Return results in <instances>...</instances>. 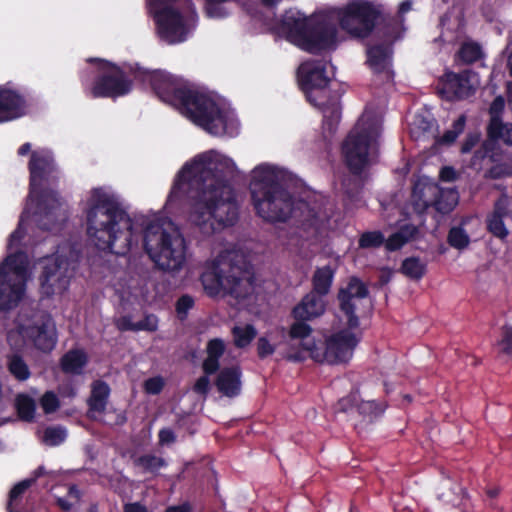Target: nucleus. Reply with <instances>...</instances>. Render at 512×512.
I'll return each instance as SVG.
<instances>
[{"instance_id":"1","label":"nucleus","mask_w":512,"mask_h":512,"mask_svg":"<svg viewBox=\"0 0 512 512\" xmlns=\"http://www.w3.org/2000/svg\"><path fill=\"white\" fill-rule=\"evenodd\" d=\"M281 170L260 164L253 170L251 200L259 217L270 223L291 218L300 238L310 244L321 243L330 230L331 215L322 200H295L284 186Z\"/></svg>"},{"instance_id":"2","label":"nucleus","mask_w":512,"mask_h":512,"mask_svg":"<svg viewBox=\"0 0 512 512\" xmlns=\"http://www.w3.org/2000/svg\"><path fill=\"white\" fill-rule=\"evenodd\" d=\"M213 153L197 155L179 172L190 188L188 222L200 240L235 225L239 218L233 187L210 167Z\"/></svg>"},{"instance_id":"3","label":"nucleus","mask_w":512,"mask_h":512,"mask_svg":"<svg viewBox=\"0 0 512 512\" xmlns=\"http://www.w3.org/2000/svg\"><path fill=\"white\" fill-rule=\"evenodd\" d=\"M85 224L88 239L99 250L113 252L119 244L125 254L133 245V223L118 197L103 187L91 189L86 201Z\"/></svg>"},{"instance_id":"4","label":"nucleus","mask_w":512,"mask_h":512,"mask_svg":"<svg viewBox=\"0 0 512 512\" xmlns=\"http://www.w3.org/2000/svg\"><path fill=\"white\" fill-rule=\"evenodd\" d=\"M278 29L287 40L311 54L334 50L337 46V27L326 12L306 17L299 11L286 10Z\"/></svg>"},{"instance_id":"5","label":"nucleus","mask_w":512,"mask_h":512,"mask_svg":"<svg viewBox=\"0 0 512 512\" xmlns=\"http://www.w3.org/2000/svg\"><path fill=\"white\" fill-rule=\"evenodd\" d=\"M200 281L208 295L223 291L236 299H246L254 291V269L241 253L218 256L201 274Z\"/></svg>"},{"instance_id":"6","label":"nucleus","mask_w":512,"mask_h":512,"mask_svg":"<svg viewBox=\"0 0 512 512\" xmlns=\"http://www.w3.org/2000/svg\"><path fill=\"white\" fill-rule=\"evenodd\" d=\"M379 136L375 123L356 124L342 145L345 164L351 173L342 180L344 206L356 208L361 204L363 181L361 174L369 165V151Z\"/></svg>"},{"instance_id":"7","label":"nucleus","mask_w":512,"mask_h":512,"mask_svg":"<svg viewBox=\"0 0 512 512\" xmlns=\"http://www.w3.org/2000/svg\"><path fill=\"white\" fill-rule=\"evenodd\" d=\"M327 61L310 59L300 64L298 82L306 100L323 114V128L334 134L341 119V95L329 89Z\"/></svg>"},{"instance_id":"8","label":"nucleus","mask_w":512,"mask_h":512,"mask_svg":"<svg viewBox=\"0 0 512 512\" xmlns=\"http://www.w3.org/2000/svg\"><path fill=\"white\" fill-rule=\"evenodd\" d=\"M181 114L213 136H234L238 123L214 99L193 86L177 108Z\"/></svg>"},{"instance_id":"9","label":"nucleus","mask_w":512,"mask_h":512,"mask_svg":"<svg viewBox=\"0 0 512 512\" xmlns=\"http://www.w3.org/2000/svg\"><path fill=\"white\" fill-rule=\"evenodd\" d=\"M165 223L151 221L143 231V247L163 271H179L186 261V242L176 228L167 230Z\"/></svg>"},{"instance_id":"10","label":"nucleus","mask_w":512,"mask_h":512,"mask_svg":"<svg viewBox=\"0 0 512 512\" xmlns=\"http://www.w3.org/2000/svg\"><path fill=\"white\" fill-rule=\"evenodd\" d=\"M87 62L96 66L94 79L90 86L81 77L84 92L87 96L116 99L128 95L133 89L138 66L131 64L118 65L106 59L91 57Z\"/></svg>"},{"instance_id":"11","label":"nucleus","mask_w":512,"mask_h":512,"mask_svg":"<svg viewBox=\"0 0 512 512\" xmlns=\"http://www.w3.org/2000/svg\"><path fill=\"white\" fill-rule=\"evenodd\" d=\"M81 258V251L77 244L59 246L57 252L41 258L38 265L40 294L43 298H50L68 289L70 283L69 270H74Z\"/></svg>"},{"instance_id":"12","label":"nucleus","mask_w":512,"mask_h":512,"mask_svg":"<svg viewBox=\"0 0 512 512\" xmlns=\"http://www.w3.org/2000/svg\"><path fill=\"white\" fill-rule=\"evenodd\" d=\"M28 264V257L23 251L9 254L0 263V311H11L23 300L27 288Z\"/></svg>"},{"instance_id":"13","label":"nucleus","mask_w":512,"mask_h":512,"mask_svg":"<svg viewBox=\"0 0 512 512\" xmlns=\"http://www.w3.org/2000/svg\"><path fill=\"white\" fill-rule=\"evenodd\" d=\"M380 9L368 0H352L338 9L339 27L351 38L366 39L380 24Z\"/></svg>"},{"instance_id":"14","label":"nucleus","mask_w":512,"mask_h":512,"mask_svg":"<svg viewBox=\"0 0 512 512\" xmlns=\"http://www.w3.org/2000/svg\"><path fill=\"white\" fill-rule=\"evenodd\" d=\"M358 342L359 339L353 332L342 329L332 334L325 342L302 343V347L310 352V357L316 362L333 365L348 362Z\"/></svg>"},{"instance_id":"15","label":"nucleus","mask_w":512,"mask_h":512,"mask_svg":"<svg viewBox=\"0 0 512 512\" xmlns=\"http://www.w3.org/2000/svg\"><path fill=\"white\" fill-rule=\"evenodd\" d=\"M136 80L148 83L154 94L164 103L178 108L184 96L192 87L187 81L168 72L138 68Z\"/></svg>"},{"instance_id":"16","label":"nucleus","mask_w":512,"mask_h":512,"mask_svg":"<svg viewBox=\"0 0 512 512\" xmlns=\"http://www.w3.org/2000/svg\"><path fill=\"white\" fill-rule=\"evenodd\" d=\"M36 223L43 231L58 230L67 215L61 212V202L57 192L42 190L36 201Z\"/></svg>"},{"instance_id":"17","label":"nucleus","mask_w":512,"mask_h":512,"mask_svg":"<svg viewBox=\"0 0 512 512\" xmlns=\"http://www.w3.org/2000/svg\"><path fill=\"white\" fill-rule=\"evenodd\" d=\"M369 295L367 285L358 277L351 276L346 285L340 287L337 292V301L340 311L346 316L349 329L358 328L360 322L356 314L354 299H363Z\"/></svg>"},{"instance_id":"18","label":"nucleus","mask_w":512,"mask_h":512,"mask_svg":"<svg viewBox=\"0 0 512 512\" xmlns=\"http://www.w3.org/2000/svg\"><path fill=\"white\" fill-rule=\"evenodd\" d=\"M155 21L159 34L170 43L186 39L187 28L181 12L171 6L155 10Z\"/></svg>"},{"instance_id":"19","label":"nucleus","mask_w":512,"mask_h":512,"mask_svg":"<svg viewBox=\"0 0 512 512\" xmlns=\"http://www.w3.org/2000/svg\"><path fill=\"white\" fill-rule=\"evenodd\" d=\"M20 333L23 338L32 342L36 349L46 353L52 351L57 342L55 324L50 317L22 326Z\"/></svg>"},{"instance_id":"20","label":"nucleus","mask_w":512,"mask_h":512,"mask_svg":"<svg viewBox=\"0 0 512 512\" xmlns=\"http://www.w3.org/2000/svg\"><path fill=\"white\" fill-rule=\"evenodd\" d=\"M420 200L425 208L433 207L437 212L446 215L458 204L459 195L455 189H442L436 184L424 186Z\"/></svg>"},{"instance_id":"21","label":"nucleus","mask_w":512,"mask_h":512,"mask_svg":"<svg viewBox=\"0 0 512 512\" xmlns=\"http://www.w3.org/2000/svg\"><path fill=\"white\" fill-rule=\"evenodd\" d=\"M470 77L471 71L469 70L461 73H447L439 93L447 100H460L470 97L474 93Z\"/></svg>"},{"instance_id":"22","label":"nucleus","mask_w":512,"mask_h":512,"mask_svg":"<svg viewBox=\"0 0 512 512\" xmlns=\"http://www.w3.org/2000/svg\"><path fill=\"white\" fill-rule=\"evenodd\" d=\"M26 113V100L13 89L0 86V124L13 121Z\"/></svg>"},{"instance_id":"23","label":"nucleus","mask_w":512,"mask_h":512,"mask_svg":"<svg viewBox=\"0 0 512 512\" xmlns=\"http://www.w3.org/2000/svg\"><path fill=\"white\" fill-rule=\"evenodd\" d=\"M326 303L324 299L315 293H307L301 301L291 310V317L294 320L313 321L325 313Z\"/></svg>"},{"instance_id":"24","label":"nucleus","mask_w":512,"mask_h":512,"mask_svg":"<svg viewBox=\"0 0 512 512\" xmlns=\"http://www.w3.org/2000/svg\"><path fill=\"white\" fill-rule=\"evenodd\" d=\"M242 371L240 366L234 365L219 369V373L215 379V386L219 393L234 398L240 395L242 388Z\"/></svg>"},{"instance_id":"25","label":"nucleus","mask_w":512,"mask_h":512,"mask_svg":"<svg viewBox=\"0 0 512 512\" xmlns=\"http://www.w3.org/2000/svg\"><path fill=\"white\" fill-rule=\"evenodd\" d=\"M30 172V187L40 183L53 170V158L46 152L33 151L28 164Z\"/></svg>"},{"instance_id":"26","label":"nucleus","mask_w":512,"mask_h":512,"mask_svg":"<svg viewBox=\"0 0 512 512\" xmlns=\"http://www.w3.org/2000/svg\"><path fill=\"white\" fill-rule=\"evenodd\" d=\"M226 351V344L221 338H213L207 342L206 358L202 363V370L206 375H214L220 369V359Z\"/></svg>"},{"instance_id":"27","label":"nucleus","mask_w":512,"mask_h":512,"mask_svg":"<svg viewBox=\"0 0 512 512\" xmlns=\"http://www.w3.org/2000/svg\"><path fill=\"white\" fill-rule=\"evenodd\" d=\"M111 389L103 380H95L91 385V393L87 399L89 412L104 413Z\"/></svg>"},{"instance_id":"28","label":"nucleus","mask_w":512,"mask_h":512,"mask_svg":"<svg viewBox=\"0 0 512 512\" xmlns=\"http://www.w3.org/2000/svg\"><path fill=\"white\" fill-rule=\"evenodd\" d=\"M335 277V269L330 265L323 267H317L312 276V290L311 293H315L320 297H324L329 294Z\"/></svg>"},{"instance_id":"29","label":"nucleus","mask_w":512,"mask_h":512,"mask_svg":"<svg viewBox=\"0 0 512 512\" xmlns=\"http://www.w3.org/2000/svg\"><path fill=\"white\" fill-rule=\"evenodd\" d=\"M88 363L87 354L81 349H71L60 359V368L65 374L80 375Z\"/></svg>"},{"instance_id":"30","label":"nucleus","mask_w":512,"mask_h":512,"mask_svg":"<svg viewBox=\"0 0 512 512\" xmlns=\"http://www.w3.org/2000/svg\"><path fill=\"white\" fill-rule=\"evenodd\" d=\"M391 49L384 45L378 44L368 48L367 63L375 73H382L389 64Z\"/></svg>"},{"instance_id":"31","label":"nucleus","mask_w":512,"mask_h":512,"mask_svg":"<svg viewBox=\"0 0 512 512\" xmlns=\"http://www.w3.org/2000/svg\"><path fill=\"white\" fill-rule=\"evenodd\" d=\"M34 484L33 479H24L15 484L9 492L7 512H23V494Z\"/></svg>"},{"instance_id":"32","label":"nucleus","mask_w":512,"mask_h":512,"mask_svg":"<svg viewBox=\"0 0 512 512\" xmlns=\"http://www.w3.org/2000/svg\"><path fill=\"white\" fill-rule=\"evenodd\" d=\"M250 0H205L204 12L208 18L223 19L230 15L226 7L228 2H236L245 7Z\"/></svg>"},{"instance_id":"33","label":"nucleus","mask_w":512,"mask_h":512,"mask_svg":"<svg viewBox=\"0 0 512 512\" xmlns=\"http://www.w3.org/2000/svg\"><path fill=\"white\" fill-rule=\"evenodd\" d=\"M415 231V227H410L408 225L403 226L400 228V230L391 234L388 239H385L383 245H385V248L390 252L397 251L410 240L413 232Z\"/></svg>"},{"instance_id":"34","label":"nucleus","mask_w":512,"mask_h":512,"mask_svg":"<svg viewBox=\"0 0 512 512\" xmlns=\"http://www.w3.org/2000/svg\"><path fill=\"white\" fill-rule=\"evenodd\" d=\"M234 345L243 349L251 344L257 336V330L252 324L245 326H234L231 330Z\"/></svg>"},{"instance_id":"35","label":"nucleus","mask_w":512,"mask_h":512,"mask_svg":"<svg viewBox=\"0 0 512 512\" xmlns=\"http://www.w3.org/2000/svg\"><path fill=\"white\" fill-rule=\"evenodd\" d=\"M386 408L387 404L385 402H378L376 400H360L357 405L356 412L363 419H369V421H372L373 419L381 416Z\"/></svg>"},{"instance_id":"36","label":"nucleus","mask_w":512,"mask_h":512,"mask_svg":"<svg viewBox=\"0 0 512 512\" xmlns=\"http://www.w3.org/2000/svg\"><path fill=\"white\" fill-rule=\"evenodd\" d=\"M483 50L479 43L464 42L458 51L459 59L465 64H473L483 58Z\"/></svg>"},{"instance_id":"37","label":"nucleus","mask_w":512,"mask_h":512,"mask_svg":"<svg viewBox=\"0 0 512 512\" xmlns=\"http://www.w3.org/2000/svg\"><path fill=\"white\" fill-rule=\"evenodd\" d=\"M16 410L21 420L31 422L35 417L36 404L32 397L19 394L16 398Z\"/></svg>"},{"instance_id":"38","label":"nucleus","mask_w":512,"mask_h":512,"mask_svg":"<svg viewBox=\"0 0 512 512\" xmlns=\"http://www.w3.org/2000/svg\"><path fill=\"white\" fill-rule=\"evenodd\" d=\"M401 273L413 280L421 279L426 272V265L418 257H408L403 260Z\"/></svg>"},{"instance_id":"39","label":"nucleus","mask_w":512,"mask_h":512,"mask_svg":"<svg viewBox=\"0 0 512 512\" xmlns=\"http://www.w3.org/2000/svg\"><path fill=\"white\" fill-rule=\"evenodd\" d=\"M8 370L18 381H25L31 375L27 363L18 354H13L8 358Z\"/></svg>"},{"instance_id":"40","label":"nucleus","mask_w":512,"mask_h":512,"mask_svg":"<svg viewBox=\"0 0 512 512\" xmlns=\"http://www.w3.org/2000/svg\"><path fill=\"white\" fill-rule=\"evenodd\" d=\"M505 108V100L502 96H497L493 99L489 107L490 120L487 127H490L491 133H494L501 125L502 113Z\"/></svg>"},{"instance_id":"41","label":"nucleus","mask_w":512,"mask_h":512,"mask_svg":"<svg viewBox=\"0 0 512 512\" xmlns=\"http://www.w3.org/2000/svg\"><path fill=\"white\" fill-rule=\"evenodd\" d=\"M135 465L141 467L145 472L157 473L159 469L167 466V463L162 457L144 454L135 460Z\"/></svg>"},{"instance_id":"42","label":"nucleus","mask_w":512,"mask_h":512,"mask_svg":"<svg viewBox=\"0 0 512 512\" xmlns=\"http://www.w3.org/2000/svg\"><path fill=\"white\" fill-rule=\"evenodd\" d=\"M447 242L451 247L462 250L470 244V237L463 227L454 226L448 232Z\"/></svg>"},{"instance_id":"43","label":"nucleus","mask_w":512,"mask_h":512,"mask_svg":"<svg viewBox=\"0 0 512 512\" xmlns=\"http://www.w3.org/2000/svg\"><path fill=\"white\" fill-rule=\"evenodd\" d=\"M385 242L384 234L379 230L363 232L358 239L361 249L379 248Z\"/></svg>"},{"instance_id":"44","label":"nucleus","mask_w":512,"mask_h":512,"mask_svg":"<svg viewBox=\"0 0 512 512\" xmlns=\"http://www.w3.org/2000/svg\"><path fill=\"white\" fill-rule=\"evenodd\" d=\"M67 437V430L62 426H49L44 430L42 441L48 446H59Z\"/></svg>"},{"instance_id":"45","label":"nucleus","mask_w":512,"mask_h":512,"mask_svg":"<svg viewBox=\"0 0 512 512\" xmlns=\"http://www.w3.org/2000/svg\"><path fill=\"white\" fill-rule=\"evenodd\" d=\"M466 124L465 115H460L452 124V129L446 130L441 136L439 142L443 145L453 144L458 136L464 131Z\"/></svg>"},{"instance_id":"46","label":"nucleus","mask_w":512,"mask_h":512,"mask_svg":"<svg viewBox=\"0 0 512 512\" xmlns=\"http://www.w3.org/2000/svg\"><path fill=\"white\" fill-rule=\"evenodd\" d=\"M487 137L492 141H502L507 146H512V123H504L494 133H491L490 127H487Z\"/></svg>"},{"instance_id":"47","label":"nucleus","mask_w":512,"mask_h":512,"mask_svg":"<svg viewBox=\"0 0 512 512\" xmlns=\"http://www.w3.org/2000/svg\"><path fill=\"white\" fill-rule=\"evenodd\" d=\"M487 230L495 237L499 239H505L509 231L505 226L504 218L502 217H496L494 215H488L487 216Z\"/></svg>"},{"instance_id":"48","label":"nucleus","mask_w":512,"mask_h":512,"mask_svg":"<svg viewBox=\"0 0 512 512\" xmlns=\"http://www.w3.org/2000/svg\"><path fill=\"white\" fill-rule=\"evenodd\" d=\"M308 320H295L291 324L288 335L290 339H301L304 340L309 337L313 331L312 327L308 324Z\"/></svg>"},{"instance_id":"49","label":"nucleus","mask_w":512,"mask_h":512,"mask_svg":"<svg viewBox=\"0 0 512 512\" xmlns=\"http://www.w3.org/2000/svg\"><path fill=\"white\" fill-rule=\"evenodd\" d=\"M499 352L512 358V326L504 325L501 328L500 339L497 342Z\"/></svg>"},{"instance_id":"50","label":"nucleus","mask_w":512,"mask_h":512,"mask_svg":"<svg viewBox=\"0 0 512 512\" xmlns=\"http://www.w3.org/2000/svg\"><path fill=\"white\" fill-rule=\"evenodd\" d=\"M510 205H511L510 197L508 196V194L506 192H503L500 194V196L494 202L493 211L490 215H494L497 218L498 217H502V218L508 217L512 213L510 210Z\"/></svg>"},{"instance_id":"51","label":"nucleus","mask_w":512,"mask_h":512,"mask_svg":"<svg viewBox=\"0 0 512 512\" xmlns=\"http://www.w3.org/2000/svg\"><path fill=\"white\" fill-rule=\"evenodd\" d=\"M40 405L45 414H51L60 407V401L53 391H46L40 398Z\"/></svg>"},{"instance_id":"52","label":"nucleus","mask_w":512,"mask_h":512,"mask_svg":"<svg viewBox=\"0 0 512 512\" xmlns=\"http://www.w3.org/2000/svg\"><path fill=\"white\" fill-rule=\"evenodd\" d=\"M360 401L358 391L351 392L349 395L341 398L338 401V411L349 413L357 410V405Z\"/></svg>"},{"instance_id":"53","label":"nucleus","mask_w":512,"mask_h":512,"mask_svg":"<svg viewBox=\"0 0 512 512\" xmlns=\"http://www.w3.org/2000/svg\"><path fill=\"white\" fill-rule=\"evenodd\" d=\"M512 175V168L506 163H498L490 167L485 172V177L488 179H502Z\"/></svg>"},{"instance_id":"54","label":"nucleus","mask_w":512,"mask_h":512,"mask_svg":"<svg viewBox=\"0 0 512 512\" xmlns=\"http://www.w3.org/2000/svg\"><path fill=\"white\" fill-rule=\"evenodd\" d=\"M194 306V299L192 296L188 294H184L178 298L176 301V313L180 320H184L187 317V314L190 309Z\"/></svg>"},{"instance_id":"55","label":"nucleus","mask_w":512,"mask_h":512,"mask_svg":"<svg viewBox=\"0 0 512 512\" xmlns=\"http://www.w3.org/2000/svg\"><path fill=\"white\" fill-rule=\"evenodd\" d=\"M256 350L258 358L264 360L275 353L276 345L272 344L267 337L261 336L257 340Z\"/></svg>"},{"instance_id":"56","label":"nucleus","mask_w":512,"mask_h":512,"mask_svg":"<svg viewBox=\"0 0 512 512\" xmlns=\"http://www.w3.org/2000/svg\"><path fill=\"white\" fill-rule=\"evenodd\" d=\"M137 331H148L154 332L158 329V318L154 314H147L144 318L138 322Z\"/></svg>"},{"instance_id":"57","label":"nucleus","mask_w":512,"mask_h":512,"mask_svg":"<svg viewBox=\"0 0 512 512\" xmlns=\"http://www.w3.org/2000/svg\"><path fill=\"white\" fill-rule=\"evenodd\" d=\"M164 388V380L160 377H151L145 380L144 389L148 394L157 395Z\"/></svg>"},{"instance_id":"58","label":"nucleus","mask_w":512,"mask_h":512,"mask_svg":"<svg viewBox=\"0 0 512 512\" xmlns=\"http://www.w3.org/2000/svg\"><path fill=\"white\" fill-rule=\"evenodd\" d=\"M209 376L210 375H206L204 373L203 376H200L196 382L194 383L193 385V391L196 393V394H199L203 397H206L210 391V380H209Z\"/></svg>"},{"instance_id":"59","label":"nucleus","mask_w":512,"mask_h":512,"mask_svg":"<svg viewBox=\"0 0 512 512\" xmlns=\"http://www.w3.org/2000/svg\"><path fill=\"white\" fill-rule=\"evenodd\" d=\"M383 27L381 29H384L383 32V38L385 41H393L395 39V33H396V25L393 19L384 20L383 19Z\"/></svg>"},{"instance_id":"60","label":"nucleus","mask_w":512,"mask_h":512,"mask_svg":"<svg viewBox=\"0 0 512 512\" xmlns=\"http://www.w3.org/2000/svg\"><path fill=\"white\" fill-rule=\"evenodd\" d=\"M479 142V136L477 134H469L466 136L465 140L461 145V153L466 154L471 152V150L476 146Z\"/></svg>"},{"instance_id":"61","label":"nucleus","mask_w":512,"mask_h":512,"mask_svg":"<svg viewBox=\"0 0 512 512\" xmlns=\"http://www.w3.org/2000/svg\"><path fill=\"white\" fill-rule=\"evenodd\" d=\"M117 327L120 331H135L137 332V324L133 322L130 316H122L117 321Z\"/></svg>"},{"instance_id":"62","label":"nucleus","mask_w":512,"mask_h":512,"mask_svg":"<svg viewBox=\"0 0 512 512\" xmlns=\"http://www.w3.org/2000/svg\"><path fill=\"white\" fill-rule=\"evenodd\" d=\"M439 178L443 182H453L457 179V173L452 166H444L439 172Z\"/></svg>"},{"instance_id":"63","label":"nucleus","mask_w":512,"mask_h":512,"mask_svg":"<svg viewBox=\"0 0 512 512\" xmlns=\"http://www.w3.org/2000/svg\"><path fill=\"white\" fill-rule=\"evenodd\" d=\"M160 444H171L176 441V435L170 428H163L158 433Z\"/></svg>"},{"instance_id":"64","label":"nucleus","mask_w":512,"mask_h":512,"mask_svg":"<svg viewBox=\"0 0 512 512\" xmlns=\"http://www.w3.org/2000/svg\"><path fill=\"white\" fill-rule=\"evenodd\" d=\"M123 512H150L148 508L140 502L126 503Z\"/></svg>"}]
</instances>
